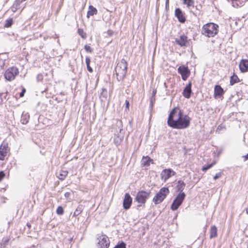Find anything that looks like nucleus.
Masks as SVG:
<instances>
[{
  "label": "nucleus",
  "mask_w": 248,
  "mask_h": 248,
  "mask_svg": "<svg viewBox=\"0 0 248 248\" xmlns=\"http://www.w3.org/2000/svg\"><path fill=\"white\" fill-rule=\"evenodd\" d=\"M97 14V9L93 6L90 5L89 7V11L87 13V17H89L90 16H93Z\"/></svg>",
  "instance_id": "20"
},
{
  "label": "nucleus",
  "mask_w": 248,
  "mask_h": 248,
  "mask_svg": "<svg viewBox=\"0 0 248 248\" xmlns=\"http://www.w3.org/2000/svg\"><path fill=\"white\" fill-rule=\"evenodd\" d=\"M8 146L7 143H4L0 146V160H3L7 153L8 151Z\"/></svg>",
  "instance_id": "14"
},
{
  "label": "nucleus",
  "mask_w": 248,
  "mask_h": 248,
  "mask_svg": "<svg viewBox=\"0 0 248 248\" xmlns=\"http://www.w3.org/2000/svg\"><path fill=\"white\" fill-rule=\"evenodd\" d=\"M78 34L83 38L86 39L87 37L86 33L85 32L83 29H78Z\"/></svg>",
  "instance_id": "29"
},
{
  "label": "nucleus",
  "mask_w": 248,
  "mask_h": 248,
  "mask_svg": "<svg viewBox=\"0 0 248 248\" xmlns=\"http://www.w3.org/2000/svg\"><path fill=\"white\" fill-rule=\"evenodd\" d=\"M169 4V0H166V4L167 5Z\"/></svg>",
  "instance_id": "48"
},
{
  "label": "nucleus",
  "mask_w": 248,
  "mask_h": 248,
  "mask_svg": "<svg viewBox=\"0 0 248 248\" xmlns=\"http://www.w3.org/2000/svg\"><path fill=\"white\" fill-rule=\"evenodd\" d=\"M40 78H42V76H41V75H38L37 76V79H40Z\"/></svg>",
  "instance_id": "47"
},
{
  "label": "nucleus",
  "mask_w": 248,
  "mask_h": 248,
  "mask_svg": "<svg viewBox=\"0 0 248 248\" xmlns=\"http://www.w3.org/2000/svg\"><path fill=\"white\" fill-rule=\"evenodd\" d=\"M87 68L89 72L92 73L93 71L92 68L90 66V64L86 65Z\"/></svg>",
  "instance_id": "41"
},
{
  "label": "nucleus",
  "mask_w": 248,
  "mask_h": 248,
  "mask_svg": "<svg viewBox=\"0 0 248 248\" xmlns=\"http://www.w3.org/2000/svg\"><path fill=\"white\" fill-rule=\"evenodd\" d=\"M116 126L118 127V129H116L117 132L119 131V134L117 135H115L114 137V142L115 144L117 146L121 144L124 135L121 133V131L123 130V125H122V122L120 120H118L116 122Z\"/></svg>",
  "instance_id": "6"
},
{
  "label": "nucleus",
  "mask_w": 248,
  "mask_h": 248,
  "mask_svg": "<svg viewBox=\"0 0 248 248\" xmlns=\"http://www.w3.org/2000/svg\"><path fill=\"white\" fill-rule=\"evenodd\" d=\"M83 210V206L81 204L79 205L76 208V210L75 211L73 214V216H78L82 212Z\"/></svg>",
  "instance_id": "22"
},
{
  "label": "nucleus",
  "mask_w": 248,
  "mask_h": 248,
  "mask_svg": "<svg viewBox=\"0 0 248 248\" xmlns=\"http://www.w3.org/2000/svg\"><path fill=\"white\" fill-rule=\"evenodd\" d=\"M224 92L223 88L219 85H217L214 88V96L215 97H220L224 94Z\"/></svg>",
  "instance_id": "16"
},
{
  "label": "nucleus",
  "mask_w": 248,
  "mask_h": 248,
  "mask_svg": "<svg viewBox=\"0 0 248 248\" xmlns=\"http://www.w3.org/2000/svg\"><path fill=\"white\" fill-rule=\"evenodd\" d=\"M175 16L177 18L178 21L181 23H184L186 21V17L183 12L179 8H177L175 9Z\"/></svg>",
  "instance_id": "15"
},
{
  "label": "nucleus",
  "mask_w": 248,
  "mask_h": 248,
  "mask_svg": "<svg viewBox=\"0 0 248 248\" xmlns=\"http://www.w3.org/2000/svg\"><path fill=\"white\" fill-rule=\"evenodd\" d=\"M68 174V171L66 170H61L59 175L58 176V178L60 180H63Z\"/></svg>",
  "instance_id": "24"
},
{
  "label": "nucleus",
  "mask_w": 248,
  "mask_h": 248,
  "mask_svg": "<svg viewBox=\"0 0 248 248\" xmlns=\"http://www.w3.org/2000/svg\"><path fill=\"white\" fill-rule=\"evenodd\" d=\"M85 61L86 65L90 64L91 60L89 57H86Z\"/></svg>",
  "instance_id": "40"
},
{
  "label": "nucleus",
  "mask_w": 248,
  "mask_h": 248,
  "mask_svg": "<svg viewBox=\"0 0 248 248\" xmlns=\"http://www.w3.org/2000/svg\"><path fill=\"white\" fill-rule=\"evenodd\" d=\"M19 73V71L16 67H11L7 69L4 73V78L9 81L14 80L16 76Z\"/></svg>",
  "instance_id": "7"
},
{
  "label": "nucleus",
  "mask_w": 248,
  "mask_h": 248,
  "mask_svg": "<svg viewBox=\"0 0 248 248\" xmlns=\"http://www.w3.org/2000/svg\"><path fill=\"white\" fill-rule=\"evenodd\" d=\"M97 248H108L110 242L108 237L105 234H100L97 237Z\"/></svg>",
  "instance_id": "9"
},
{
  "label": "nucleus",
  "mask_w": 248,
  "mask_h": 248,
  "mask_svg": "<svg viewBox=\"0 0 248 248\" xmlns=\"http://www.w3.org/2000/svg\"><path fill=\"white\" fill-rule=\"evenodd\" d=\"M191 92V83L190 82L185 88L183 94L185 97L189 98L190 97Z\"/></svg>",
  "instance_id": "17"
},
{
  "label": "nucleus",
  "mask_w": 248,
  "mask_h": 248,
  "mask_svg": "<svg viewBox=\"0 0 248 248\" xmlns=\"http://www.w3.org/2000/svg\"><path fill=\"white\" fill-rule=\"evenodd\" d=\"M185 197L186 194L185 193H179L174 199L171 205V209L173 211L177 210L182 203Z\"/></svg>",
  "instance_id": "8"
},
{
  "label": "nucleus",
  "mask_w": 248,
  "mask_h": 248,
  "mask_svg": "<svg viewBox=\"0 0 248 248\" xmlns=\"http://www.w3.org/2000/svg\"><path fill=\"white\" fill-rule=\"evenodd\" d=\"M183 3L186 5L187 7H194V1L193 0H183Z\"/></svg>",
  "instance_id": "26"
},
{
  "label": "nucleus",
  "mask_w": 248,
  "mask_h": 248,
  "mask_svg": "<svg viewBox=\"0 0 248 248\" xmlns=\"http://www.w3.org/2000/svg\"><path fill=\"white\" fill-rule=\"evenodd\" d=\"M29 117H30L29 115H27L26 114L25 115L23 114L22 115L21 120L22 123L23 124H26L28 122Z\"/></svg>",
  "instance_id": "28"
},
{
  "label": "nucleus",
  "mask_w": 248,
  "mask_h": 248,
  "mask_svg": "<svg viewBox=\"0 0 248 248\" xmlns=\"http://www.w3.org/2000/svg\"><path fill=\"white\" fill-rule=\"evenodd\" d=\"M5 173L4 171H0V181H1L5 177Z\"/></svg>",
  "instance_id": "38"
},
{
  "label": "nucleus",
  "mask_w": 248,
  "mask_h": 248,
  "mask_svg": "<svg viewBox=\"0 0 248 248\" xmlns=\"http://www.w3.org/2000/svg\"><path fill=\"white\" fill-rule=\"evenodd\" d=\"M132 202V199L130 195L128 193H126L123 201L124 208L126 210L128 209L131 205Z\"/></svg>",
  "instance_id": "13"
},
{
  "label": "nucleus",
  "mask_w": 248,
  "mask_h": 248,
  "mask_svg": "<svg viewBox=\"0 0 248 248\" xmlns=\"http://www.w3.org/2000/svg\"><path fill=\"white\" fill-rule=\"evenodd\" d=\"M178 72L181 75L182 78L184 80H186L190 75L189 70L185 65L180 66L178 68Z\"/></svg>",
  "instance_id": "10"
},
{
  "label": "nucleus",
  "mask_w": 248,
  "mask_h": 248,
  "mask_svg": "<svg viewBox=\"0 0 248 248\" xmlns=\"http://www.w3.org/2000/svg\"><path fill=\"white\" fill-rule=\"evenodd\" d=\"M186 186V184L181 180H179L177 182V185L176 186L177 191L179 192V193H184L183 192Z\"/></svg>",
  "instance_id": "19"
},
{
  "label": "nucleus",
  "mask_w": 248,
  "mask_h": 248,
  "mask_svg": "<svg viewBox=\"0 0 248 248\" xmlns=\"http://www.w3.org/2000/svg\"><path fill=\"white\" fill-rule=\"evenodd\" d=\"M215 162L212 163L211 164H208L206 166H203L202 168V170L203 171H205L208 169H210L215 164Z\"/></svg>",
  "instance_id": "30"
},
{
  "label": "nucleus",
  "mask_w": 248,
  "mask_h": 248,
  "mask_svg": "<svg viewBox=\"0 0 248 248\" xmlns=\"http://www.w3.org/2000/svg\"><path fill=\"white\" fill-rule=\"evenodd\" d=\"M27 226L29 229L31 227V225L29 223H27Z\"/></svg>",
  "instance_id": "46"
},
{
  "label": "nucleus",
  "mask_w": 248,
  "mask_h": 248,
  "mask_svg": "<svg viewBox=\"0 0 248 248\" xmlns=\"http://www.w3.org/2000/svg\"><path fill=\"white\" fill-rule=\"evenodd\" d=\"M243 157L244 158L245 161L248 160V153L246 155L243 156Z\"/></svg>",
  "instance_id": "44"
},
{
  "label": "nucleus",
  "mask_w": 248,
  "mask_h": 248,
  "mask_svg": "<svg viewBox=\"0 0 248 248\" xmlns=\"http://www.w3.org/2000/svg\"><path fill=\"white\" fill-rule=\"evenodd\" d=\"M239 82V79L238 78L237 76L233 74L232 76L230 78V85H233L234 84Z\"/></svg>",
  "instance_id": "23"
},
{
  "label": "nucleus",
  "mask_w": 248,
  "mask_h": 248,
  "mask_svg": "<svg viewBox=\"0 0 248 248\" xmlns=\"http://www.w3.org/2000/svg\"><path fill=\"white\" fill-rule=\"evenodd\" d=\"M9 239L8 238H4L2 240V242L0 243L1 247H5L8 244Z\"/></svg>",
  "instance_id": "32"
},
{
  "label": "nucleus",
  "mask_w": 248,
  "mask_h": 248,
  "mask_svg": "<svg viewBox=\"0 0 248 248\" xmlns=\"http://www.w3.org/2000/svg\"><path fill=\"white\" fill-rule=\"evenodd\" d=\"M14 21L12 18H9L5 21V23L4 25L5 28H9L12 26L13 24Z\"/></svg>",
  "instance_id": "27"
},
{
  "label": "nucleus",
  "mask_w": 248,
  "mask_h": 248,
  "mask_svg": "<svg viewBox=\"0 0 248 248\" xmlns=\"http://www.w3.org/2000/svg\"><path fill=\"white\" fill-rule=\"evenodd\" d=\"M222 175V172H219L217 173L214 176V180H216L218 178H220Z\"/></svg>",
  "instance_id": "37"
},
{
  "label": "nucleus",
  "mask_w": 248,
  "mask_h": 248,
  "mask_svg": "<svg viewBox=\"0 0 248 248\" xmlns=\"http://www.w3.org/2000/svg\"><path fill=\"white\" fill-rule=\"evenodd\" d=\"M170 190L168 187L161 188L159 192L156 194L153 199V202L155 204H158L162 202L169 194Z\"/></svg>",
  "instance_id": "4"
},
{
  "label": "nucleus",
  "mask_w": 248,
  "mask_h": 248,
  "mask_svg": "<svg viewBox=\"0 0 248 248\" xmlns=\"http://www.w3.org/2000/svg\"><path fill=\"white\" fill-rule=\"evenodd\" d=\"M155 96H152L150 98V107L151 108H153V104L155 102Z\"/></svg>",
  "instance_id": "36"
},
{
  "label": "nucleus",
  "mask_w": 248,
  "mask_h": 248,
  "mask_svg": "<svg viewBox=\"0 0 248 248\" xmlns=\"http://www.w3.org/2000/svg\"><path fill=\"white\" fill-rule=\"evenodd\" d=\"M175 41L177 44L182 47L186 46L188 44L187 37L185 34L180 35L179 38H175Z\"/></svg>",
  "instance_id": "12"
},
{
  "label": "nucleus",
  "mask_w": 248,
  "mask_h": 248,
  "mask_svg": "<svg viewBox=\"0 0 248 248\" xmlns=\"http://www.w3.org/2000/svg\"><path fill=\"white\" fill-rule=\"evenodd\" d=\"M156 93V90H154L153 91V93H152V96H155V95Z\"/></svg>",
  "instance_id": "45"
},
{
  "label": "nucleus",
  "mask_w": 248,
  "mask_h": 248,
  "mask_svg": "<svg viewBox=\"0 0 248 248\" xmlns=\"http://www.w3.org/2000/svg\"><path fill=\"white\" fill-rule=\"evenodd\" d=\"M246 213L247 214H248V207L246 209Z\"/></svg>",
  "instance_id": "49"
},
{
  "label": "nucleus",
  "mask_w": 248,
  "mask_h": 248,
  "mask_svg": "<svg viewBox=\"0 0 248 248\" xmlns=\"http://www.w3.org/2000/svg\"><path fill=\"white\" fill-rule=\"evenodd\" d=\"M218 26L213 23H208L203 26L202 33L208 37H214L218 32Z\"/></svg>",
  "instance_id": "3"
},
{
  "label": "nucleus",
  "mask_w": 248,
  "mask_h": 248,
  "mask_svg": "<svg viewBox=\"0 0 248 248\" xmlns=\"http://www.w3.org/2000/svg\"><path fill=\"white\" fill-rule=\"evenodd\" d=\"M126 248V244L124 242H122L120 244H118L117 245H116L114 248Z\"/></svg>",
  "instance_id": "34"
},
{
  "label": "nucleus",
  "mask_w": 248,
  "mask_h": 248,
  "mask_svg": "<svg viewBox=\"0 0 248 248\" xmlns=\"http://www.w3.org/2000/svg\"><path fill=\"white\" fill-rule=\"evenodd\" d=\"M127 63L125 60L123 59L119 62L115 68L117 79L120 81L123 80L127 72Z\"/></svg>",
  "instance_id": "2"
},
{
  "label": "nucleus",
  "mask_w": 248,
  "mask_h": 248,
  "mask_svg": "<svg viewBox=\"0 0 248 248\" xmlns=\"http://www.w3.org/2000/svg\"><path fill=\"white\" fill-rule=\"evenodd\" d=\"M217 236V228L215 226H212L211 227L210 231V238H212L214 237H216Z\"/></svg>",
  "instance_id": "21"
},
{
  "label": "nucleus",
  "mask_w": 248,
  "mask_h": 248,
  "mask_svg": "<svg viewBox=\"0 0 248 248\" xmlns=\"http://www.w3.org/2000/svg\"><path fill=\"white\" fill-rule=\"evenodd\" d=\"M70 192H66L65 194H64V196L65 197V198H66L67 199H69L70 196Z\"/></svg>",
  "instance_id": "42"
},
{
  "label": "nucleus",
  "mask_w": 248,
  "mask_h": 248,
  "mask_svg": "<svg viewBox=\"0 0 248 248\" xmlns=\"http://www.w3.org/2000/svg\"><path fill=\"white\" fill-rule=\"evenodd\" d=\"M190 120L191 118L187 115H184L183 110L179 107H175L169 114L167 124L173 128L182 129L189 126Z\"/></svg>",
  "instance_id": "1"
},
{
  "label": "nucleus",
  "mask_w": 248,
  "mask_h": 248,
  "mask_svg": "<svg viewBox=\"0 0 248 248\" xmlns=\"http://www.w3.org/2000/svg\"><path fill=\"white\" fill-rule=\"evenodd\" d=\"M152 160L149 157L146 156L144 157L143 156L142 158V164H143L144 166H149L150 165V162Z\"/></svg>",
  "instance_id": "25"
},
{
  "label": "nucleus",
  "mask_w": 248,
  "mask_h": 248,
  "mask_svg": "<svg viewBox=\"0 0 248 248\" xmlns=\"http://www.w3.org/2000/svg\"><path fill=\"white\" fill-rule=\"evenodd\" d=\"M25 92H26V89L25 88H23L22 92L19 94L20 97H23Z\"/></svg>",
  "instance_id": "39"
},
{
  "label": "nucleus",
  "mask_w": 248,
  "mask_h": 248,
  "mask_svg": "<svg viewBox=\"0 0 248 248\" xmlns=\"http://www.w3.org/2000/svg\"><path fill=\"white\" fill-rule=\"evenodd\" d=\"M63 213L64 210L63 208L61 206H58L56 210V213L59 215H62L63 214Z\"/></svg>",
  "instance_id": "31"
},
{
  "label": "nucleus",
  "mask_w": 248,
  "mask_h": 248,
  "mask_svg": "<svg viewBox=\"0 0 248 248\" xmlns=\"http://www.w3.org/2000/svg\"><path fill=\"white\" fill-rule=\"evenodd\" d=\"M150 191H146L144 190L139 191L136 195L135 200L139 204L138 206H141L142 204H144L146 200L148 199L151 195Z\"/></svg>",
  "instance_id": "5"
},
{
  "label": "nucleus",
  "mask_w": 248,
  "mask_h": 248,
  "mask_svg": "<svg viewBox=\"0 0 248 248\" xmlns=\"http://www.w3.org/2000/svg\"><path fill=\"white\" fill-rule=\"evenodd\" d=\"M107 90L106 89H102V91L100 94V97H103L105 98L107 97Z\"/></svg>",
  "instance_id": "33"
},
{
  "label": "nucleus",
  "mask_w": 248,
  "mask_h": 248,
  "mask_svg": "<svg viewBox=\"0 0 248 248\" xmlns=\"http://www.w3.org/2000/svg\"><path fill=\"white\" fill-rule=\"evenodd\" d=\"M125 106L126 108L129 109V101L127 100L125 101Z\"/></svg>",
  "instance_id": "43"
},
{
  "label": "nucleus",
  "mask_w": 248,
  "mask_h": 248,
  "mask_svg": "<svg viewBox=\"0 0 248 248\" xmlns=\"http://www.w3.org/2000/svg\"><path fill=\"white\" fill-rule=\"evenodd\" d=\"M175 174V172L174 171L171 169H164L161 173V179L166 181L171 176H173Z\"/></svg>",
  "instance_id": "11"
},
{
  "label": "nucleus",
  "mask_w": 248,
  "mask_h": 248,
  "mask_svg": "<svg viewBox=\"0 0 248 248\" xmlns=\"http://www.w3.org/2000/svg\"><path fill=\"white\" fill-rule=\"evenodd\" d=\"M84 48L86 52L92 53L93 51V48H92L89 45H86L84 46Z\"/></svg>",
  "instance_id": "35"
},
{
  "label": "nucleus",
  "mask_w": 248,
  "mask_h": 248,
  "mask_svg": "<svg viewBox=\"0 0 248 248\" xmlns=\"http://www.w3.org/2000/svg\"><path fill=\"white\" fill-rule=\"evenodd\" d=\"M239 68L242 72H247L248 70V60H242L239 64Z\"/></svg>",
  "instance_id": "18"
}]
</instances>
